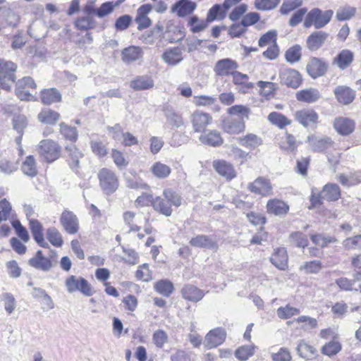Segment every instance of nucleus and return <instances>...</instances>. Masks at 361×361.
<instances>
[{
    "instance_id": "obj_13",
    "label": "nucleus",
    "mask_w": 361,
    "mask_h": 361,
    "mask_svg": "<svg viewBox=\"0 0 361 361\" xmlns=\"http://www.w3.org/2000/svg\"><path fill=\"white\" fill-rule=\"evenodd\" d=\"M238 68L237 63L231 59H224L216 62L214 71L217 75L225 76L233 73Z\"/></svg>"
},
{
    "instance_id": "obj_30",
    "label": "nucleus",
    "mask_w": 361,
    "mask_h": 361,
    "mask_svg": "<svg viewBox=\"0 0 361 361\" xmlns=\"http://www.w3.org/2000/svg\"><path fill=\"white\" fill-rule=\"evenodd\" d=\"M296 350L300 357L306 360H312L317 353V350L304 340L298 342Z\"/></svg>"
},
{
    "instance_id": "obj_11",
    "label": "nucleus",
    "mask_w": 361,
    "mask_h": 361,
    "mask_svg": "<svg viewBox=\"0 0 361 361\" xmlns=\"http://www.w3.org/2000/svg\"><path fill=\"white\" fill-rule=\"evenodd\" d=\"M307 142L314 152H323L334 145L331 138L328 137H319L314 135H309Z\"/></svg>"
},
{
    "instance_id": "obj_21",
    "label": "nucleus",
    "mask_w": 361,
    "mask_h": 361,
    "mask_svg": "<svg viewBox=\"0 0 361 361\" xmlns=\"http://www.w3.org/2000/svg\"><path fill=\"white\" fill-rule=\"evenodd\" d=\"M295 119L302 126L307 127L311 123H316L318 120L317 114L313 110L303 109L295 114Z\"/></svg>"
},
{
    "instance_id": "obj_46",
    "label": "nucleus",
    "mask_w": 361,
    "mask_h": 361,
    "mask_svg": "<svg viewBox=\"0 0 361 361\" xmlns=\"http://www.w3.org/2000/svg\"><path fill=\"white\" fill-rule=\"evenodd\" d=\"M268 120L279 128H282L290 123V121L283 114L271 112L268 116Z\"/></svg>"
},
{
    "instance_id": "obj_58",
    "label": "nucleus",
    "mask_w": 361,
    "mask_h": 361,
    "mask_svg": "<svg viewBox=\"0 0 361 361\" xmlns=\"http://www.w3.org/2000/svg\"><path fill=\"white\" fill-rule=\"evenodd\" d=\"M75 26L81 30L92 29L94 27V20L89 16L81 17L75 21Z\"/></svg>"
},
{
    "instance_id": "obj_27",
    "label": "nucleus",
    "mask_w": 361,
    "mask_h": 361,
    "mask_svg": "<svg viewBox=\"0 0 361 361\" xmlns=\"http://www.w3.org/2000/svg\"><path fill=\"white\" fill-rule=\"evenodd\" d=\"M237 140L241 146L252 149L262 145V139L253 133H248L245 136L239 137Z\"/></svg>"
},
{
    "instance_id": "obj_10",
    "label": "nucleus",
    "mask_w": 361,
    "mask_h": 361,
    "mask_svg": "<svg viewBox=\"0 0 361 361\" xmlns=\"http://www.w3.org/2000/svg\"><path fill=\"white\" fill-rule=\"evenodd\" d=\"M226 333L221 328H216L211 330L205 336L204 345L209 348H215L221 343L226 339Z\"/></svg>"
},
{
    "instance_id": "obj_64",
    "label": "nucleus",
    "mask_w": 361,
    "mask_h": 361,
    "mask_svg": "<svg viewBox=\"0 0 361 361\" xmlns=\"http://www.w3.org/2000/svg\"><path fill=\"white\" fill-rule=\"evenodd\" d=\"M271 358L274 361H290L292 356L288 349L281 348L279 352L272 353Z\"/></svg>"
},
{
    "instance_id": "obj_40",
    "label": "nucleus",
    "mask_w": 361,
    "mask_h": 361,
    "mask_svg": "<svg viewBox=\"0 0 361 361\" xmlns=\"http://www.w3.org/2000/svg\"><path fill=\"white\" fill-rule=\"evenodd\" d=\"M302 4V0H283L279 11L281 15H288L291 11L300 8Z\"/></svg>"
},
{
    "instance_id": "obj_47",
    "label": "nucleus",
    "mask_w": 361,
    "mask_h": 361,
    "mask_svg": "<svg viewBox=\"0 0 361 361\" xmlns=\"http://www.w3.org/2000/svg\"><path fill=\"white\" fill-rule=\"evenodd\" d=\"M228 113L231 115L239 116L240 117L239 120L248 119L250 109L246 106L235 105L228 109Z\"/></svg>"
},
{
    "instance_id": "obj_33",
    "label": "nucleus",
    "mask_w": 361,
    "mask_h": 361,
    "mask_svg": "<svg viewBox=\"0 0 361 361\" xmlns=\"http://www.w3.org/2000/svg\"><path fill=\"white\" fill-rule=\"evenodd\" d=\"M288 209V206L284 202L279 200H271L267 203L268 212L276 215L284 214L287 213Z\"/></svg>"
},
{
    "instance_id": "obj_45",
    "label": "nucleus",
    "mask_w": 361,
    "mask_h": 361,
    "mask_svg": "<svg viewBox=\"0 0 361 361\" xmlns=\"http://www.w3.org/2000/svg\"><path fill=\"white\" fill-rule=\"evenodd\" d=\"M60 133L63 136L72 142L76 141L78 138V131L75 127L69 126L64 123H61Z\"/></svg>"
},
{
    "instance_id": "obj_43",
    "label": "nucleus",
    "mask_w": 361,
    "mask_h": 361,
    "mask_svg": "<svg viewBox=\"0 0 361 361\" xmlns=\"http://www.w3.org/2000/svg\"><path fill=\"white\" fill-rule=\"evenodd\" d=\"M47 239L49 240V241L54 246L61 247L63 243V240L61 234L60 233L59 230L54 227H51L47 229Z\"/></svg>"
},
{
    "instance_id": "obj_12",
    "label": "nucleus",
    "mask_w": 361,
    "mask_h": 361,
    "mask_svg": "<svg viewBox=\"0 0 361 361\" xmlns=\"http://www.w3.org/2000/svg\"><path fill=\"white\" fill-rule=\"evenodd\" d=\"M281 83L288 87L296 89L302 82V78L298 71L293 69L284 70L281 73Z\"/></svg>"
},
{
    "instance_id": "obj_8",
    "label": "nucleus",
    "mask_w": 361,
    "mask_h": 361,
    "mask_svg": "<svg viewBox=\"0 0 361 361\" xmlns=\"http://www.w3.org/2000/svg\"><path fill=\"white\" fill-rule=\"evenodd\" d=\"M60 223L68 234H75L79 230V221L73 212L65 209L61 214Z\"/></svg>"
},
{
    "instance_id": "obj_34",
    "label": "nucleus",
    "mask_w": 361,
    "mask_h": 361,
    "mask_svg": "<svg viewBox=\"0 0 361 361\" xmlns=\"http://www.w3.org/2000/svg\"><path fill=\"white\" fill-rule=\"evenodd\" d=\"M360 183H361V171L340 175V183L345 187L353 186Z\"/></svg>"
},
{
    "instance_id": "obj_60",
    "label": "nucleus",
    "mask_w": 361,
    "mask_h": 361,
    "mask_svg": "<svg viewBox=\"0 0 361 361\" xmlns=\"http://www.w3.org/2000/svg\"><path fill=\"white\" fill-rule=\"evenodd\" d=\"M27 124L26 117L23 115L15 116L13 118V128L19 134H23V130Z\"/></svg>"
},
{
    "instance_id": "obj_28",
    "label": "nucleus",
    "mask_w": 361,
    "mask_h": 361,
    "mask_svg": "<svg viewBox=\"0 0 361 361\" xmlns=\"http://www.w3.org/2000/svg\"><path fill=\"white\" fill-rule=\"evenodd\" d=\"M149 171L155 178L164 179L170 176L171 169L169 166L161 161H156L151 166Z\"/></svg>"
},
{
    "instance_id": "obj_57",
    "label": "nucleus",
    "mask_w": 361,
    "mask_h": 361,
    "mask_svg": "<svg viewBox=\"0 0 361 361\" xmlns=\"http://www.w3.org/2000/svg\"><path fill=\"white\" fill-rule=\"evenodd\" d=\"M319 97L320 95L318 92H298L296 94L298 100L307 103L314 102Z\"/></svg>"
},
{
    "instance_id": "obj_37",
    "label": "nucleus",
    "mask_w": 361,
    "mask_h": 361,
    "mask_svg": "<svg viewBox=\"0 0 361 361\" xmlns=\"http://www.w3.org/2000/svg\"><path fill=\"white\" fill-rule=\"evenodd\" d=\"M37 117L41 123L52 125L59 121L60 114L51 109H44L38 114Z\"/></svg>"
},
{
    "instance_id": "obj_7",
    "label": "nucleus",
    "mask_w": 361,
    "mask_h": 361,
    "mask_svg": "<svg viewBox=\"0 0 361 361\" xmlns=\"http://www.w3.org/2000/svg\"><path fill=\"white\" fill-rule=\"evenodd\" d=\"M39 152L47 162H52L60 156V147L53 140H44L39 144Z\"/></svg>"
},
{
    "instance_id": "obj_44",
    "label": "nucleus",
    "mask_w": 361,
    "mask_h": 361,
    "mask_svg": "<svg viewBox=\"0 0 361 361\" xmlns=\"http://www.w3.org/2000/svg\"><path fill=\"white\" fill-rule=\"evenodd\" d=\"M277 32L274 30L268 31L259 39L258 44L260 47L271 46L276 44Z\"/></svg>"
},
{
    "instance_id": "obj_36",
    "label": "nucleus",
    "mask_w": 361,
    "mask_h": 361,
    "mask_svg": "<svg viewBox=\"0 0 361 361\" xmlns=\"http://www.w3.org/2000/svg\"><path fill=\"white\" fill-rule=\"evenodd\" d=\"M207 20L199 18L197 16H192L188 18V26L192 33H197L205 30L208 26Z\"/></svg>"
},
{
    "instance_id": "obj_52",
    "label": "nucleus",
    "mask_w": 361,
    "mask_h": 361,
    "mask_svg": "<svg viewBox=\"0 0 361 361\" xmlns=\"http://www.w3.org/2000/svg\"><path fill=\"white\" fill-rule=\"evenodd\" d=\"M233 82L236 85H243V88L252 89L254 88V84L251 82H248V77L245 74H243L238 71H235L233 73Z\"/></svg>"
},
{
    "instance_id": "obj_9",
    "label": "nucleus",
    "mask_w": 361,
    "mask_h": 361,
    "mask_svg": "<svg viewBox=\"0 0 361 361\" xmlns=\"http://www.w3.org/2000/svg\"><path fill=\"white\" fill-rule=\"evenodd\" d=\"M327 64L320 59L311 58L307 64V71L312 78L322 76L327 71Z\"/></svg>"
},
{
    "instance_id": "obj_55",
    "label": "nucleus",
    "mask_w": 361,
    "mask_h": 361,
    "mask_svg": "<svg viewBox=\"0 0 361 361\" xmlns=\"http://www.w3.org/2000/svg\"><path fill=\"white\" fill-rule=\"evenodd\" d=\"M322 263L319 260H314L305 262L300 267V269L305 274H317L322 269Z\"/></svg>"
},
{
    "instance_id": "obj_15",
    "label": "nucleus",
    "mask_w": 361,
    "mask_h": 361,
    "mask_svg": "<svg viewBox=\"0 0 361 361\" xmlns=\"http://www.w3.org/2000/svg\"><path fill=\"white\" fill-rule=\"evenodd\" d=\"M190 244L195 247L217 250L219 246L217 241L212 236L198 235L190 240Z\"/></svg>"
},
{
    "instance_id": "obj_63",
    "label": "nucleus",
    "mask_w": 361,
    "mask_h": 361,
    "mask_svg": "<svg viewBox=\"0 0 361 361\" xmlns=\"http://www.w3.org/2000/svg\"><path fill=\"white\" fill-rule=\"evenodd\" d=\"M132 22V18L129 15L120 16L115 23V28L117 31L126 30Z\"/></svg>"
},
{
    "instance_id": "obj_18",
    "label": "nucleus",
    "mask_w": 361,
    "mask_h": 361,
    "mask_svg": "<svg viewBox=\"0 0 361 361\" xmlns=\"http://www.w3.org/2000/svg\"><path fill=\"white\" fill-rule=\"evenodd\" d=\"M143 56L142 49L137 46H130L121 51V59L123 62L130 63L141 59Z\"/></svg>"
},
{
    "instance_id": "obj_59",
    "label": "nucleus",
    "mask_w": 361,
    "mask_h": 361,
    "mask_svg": "<svg viewBox=\"0 0 361 361\" xmlns=\"http://www.w3.org/2000/svg\"><path fill=\"white\" fill-rule=\"evenodd\" d=\"M166 116L167 123L172 128H179L183 124L181 116L173 111H166Z\"/></svg>"
},
{
    "instance_id": "obj_54",
    "label": "nucleus",
    "mask_w": 361,
    "mask_h": 361,
    "mask_svg": "<svg viewBox=\"0 0 361 361\" xmlns=\"http://www.w3.org/2000/svg\"><path fill=\"white\" fill-rule=\"evenodd\" d=\"M90 147L92 152L99 157H104L108 154L106 145L100 140H92Z\"/></svg>"
},
{
    "instance_id": "obj_39",
    "label": "nucleus",
    "mask_w": 361,
    "mask_h": 361,
    "mask_svg": "<svg viewBox=\"0 0 361 361\" xmlns=\"http://www.w3.org/2000/svg\"><path fill=\"white\" fill-rule=\"evenodd\" d=\"M154 288L158 293L166 297H169L174 289L173 283L166 279L156 282L154 285Z\"/></svg>"
},
{
    "instance_id": "obj_53",
    "label": "nucleus",
    "mask_w": 361,
    "mask_h": 361,
    "mask_svg": "<svg viewBox=\"0 0 361 361\" xmlns=\"http://www.w3.org/2000/svg\"><path fill=\"white\" fill-rule=\"evenodd\" d=\"M168 340L166 332L162 329L155 331L152 335L153 343L159 348H161L168 342Z\"/></svg>"
},
{
    "instance_id": "obj_4",
    "label": "nucleus",
    "mask_w": 361,
    "mask_h": 361,
    "mask_svg": "<svg viewBox=\"0 0 361 361\" xmlns=\"http://www.w3.org/2000/svg\"><path fill=\"white\" fill-rule=\"evenodd\" d=\"M65 285L69 293L80 291L86 296H91L94 293L90 283L82 277L70 276L66 279Z\"/></svg>"
},
{
    "instance_id": "obj_1",
    "label": "nucleus",
    "mask_w": 361,
    "mask_h": 361,
    "mask_svg": "<svg viewBox=\"0 0 361 361\" xmlns=\"http://www.w3.org/2000/svg\"><path fill=\"white\" fill-rule=\"evenodd\" d=\"M164 197H157L152 202L154 209L166 216L171 215V205L178 207L181 204V198L176 192L168 188L163 191Z\"/></svg>"
},
{
    "instance_id": "obj_5",
    "label": "nucleus",
    "mask_w": 361,
    "mask_h": 361,
    "mask_svg": "<svg viewBox=\"0 0 361 361\" xmlns=\"http://www.w3.org/2000/svg\"><path fill=\"white\" fill-rule=\"evenodd\" d=\"M17 66L11 61L0 60V88L4 90H9L11 87L8 82H14L13 72L16 71Z\"/></svg>"
},
{
    "instance_id": "obj_14",
    "label": "nucleus",
    "mask_w": 361,
    "mask_h": 361,
    "mask_svg": "<svg viewBox=\"0 0 361 361\" xmlns=\"http://www.w3.org/2000/svg\"><path fill=\"white\" fill-rule=\"evenodd\" d=\"M152 9L150 4H144L141 6L137 11V16L135 21L137 24V29L142 30L147 28L151 25V20L147 17V15Z\"/></svg>"
},
{
    "instance_id": "obj_41",
    "label": "nucleus",
    "mask_w": 361,
    "mask_h": 361,
    "mask_svg": "<svg viewBox=\"0 0 361 361\" xmlns=\"http://www.w3.org/2000/svg\"><path fill=\"white\" fill-rule=\"evenodd\" d=\"M300 313L299 309L287 305L284 307H280L277 309L276 314L279 318L281 319H290L293 316L298 315Z\"/></svg>"
},
{
    "instance_id": "obj_26",
    "label": "nucleus",
    "mask_w": 361,
    "mask_h": 361,
    "mask_svg": "<svg viewBox=\"0 0 361 361\" xmlns=\"http://www.w3.org/2000/svg\"><path fill=\"white\" fill-rule=\"evenodd\" d=\"M271 263L278 269L285 270L288 267V255L284 247L276 249L271 257Z\"/></svg>"
},
{
    "instance_id": "obj_62",
    "label": "nucleus",
    "mask_w": 361,
    "mask_h": 361,
    "mask_svg": "<svg viewBox=\"0 0 361 361\" xmlns=\"http://www.w3.org/2000/svg\"><path fill=\"white\" fill-rule=\"evenodd\" d=\"M18 169V164L6 159L0 161V171L6 174H11Z\"/></svg>"
},
{
    "instance_id": "obj_16",
    "label": "nucleus",
    "mask_w": 361,
    "mask_h": 361,
    "mask_svg": "<svg viewBox=\"0 0 361 361\" xmlns=\"http://www.w3.org/2000/svg\"><path fill=\"white\" fill-rule=\"evenodd\" d=\"M248 189L252 192L268 196L271 194L272 188L269 180L260 177L249 184Z\"/></svg>"
},
{
    "instance_id": "obj_20",
    "label": "nucleus",
    "mask_w": 361,
    "mask_h": 361,
    "mask_svg": "<svg viewBox=\"0 0 361 361\" xmlns=\"http://www.w3.org/2000/svg\"><path fill=\"white\" fill-rule=\"evenodd\" d=\"M327 37L328 34L324 32H314L307 39V47L311 51H316L324 44Z\"/></svg>"
},
{
    "instance_id": "obj_17",
    "label": "nucleus",
    "mask_w": 361,
    "mask_h": 361,
    "mask_svg": "<svg viewBox=\"0 0 361 361\" xmlns=\"http://www.w3.org/2000/svg\"><path fill=\"white\" fill-rule=\"evenodd\" d=\"M215 171L227 180H231L236 176L233 166L224 160H216L213 162Z\"/></svg>"
},
{
    "instance_id": "obj_61",
    "label": "nucleus",
    "mask_w": 361,
    "mask_h": 361,
    "mask_svg": "<svg viewBox=\"0 0 361 361\" xmlns=\"http://www.w3.org/2000/svg\"><path fill=\"white\" fill-rule=\"evenodd\" d=\"M336 340L337 338L336 336H334V339L332 341L324 345L322 349V353L328 356L336 355L337 353L338 352V343Z\"/></svg>"
},
{
    "instance_id": "obj_19",
    "label": "nucleus",
    "mask_w": 361,
    "mask_h": 361,
    "mask_svg": "<svg viewBox=\"0 0 361 361\" xmlns=\"http://www.w3.org/2000/svg\"><path fill=\"white\" fill-rule=\"evenodd\" d=\"M223 130L228 134H240L245 131V123L243 120L228 118L224 121Z\"/></svg>"
},
{
    "instance_id": "obj_2",
    "label": "nucleus",
    "mask_w": 361,
    "mask_h": 361,
    "mask_svg": "<svg viewBox=\"0 0 361 361\" xmlns=\"http://www.w3.org/2000/svg\"><path fill=\"white\" fill-rule=\"evenodd\" d=\"M333 12L331 10L322 11L319 8L311 10L306 16L304 21L305 27L313 25L316 29L324 27L331 19Z\"/></svg>"
},
{
    "instance_id": "obj_25",
    "label": "nucleus",
    "mask_w": 361,
    "mask_h": 361,
    "mask_svg": "<svg viewBox=\"0 0 361 361\" xmlns=\"http://www.w3.org/2000/svg\"><path fill=\"white\" fill-rule=\"evenodd\" d=\"M197 8V4L190 0H180L176 2L173 9L177 11L178 16L184 17L191 14Z\"/></svg>"
},
{
    "instance_id": "obj_48",
    "label": "nucleus",
    "mask_w": 361,
    "mask_h": 361,
    "mask_svg": "<svg viewBox=\"0 0 361 361\" xmlns=\"http://www.w3.org/2000/svg\"><path fill=\"white\" fill-rule=\"evenodd\" d=\"M254 345H243L235 350V355L239 360L246 361L250 356L254 354Z\"/></svg>"
},
{
    "instance_id": "obj_35",
    "label": "nucleus",
    "mask_w": 361,
    "mask_h": 361,
    "mask_svg": "<svg viewBox=\"0 0 361 361\" xmlns=\"http://www.w3.org/2000/svg\"><path fill=\"white\" fill-rule=\"evenodd\" d=\"M163 60L169 65H176L183 59L180 49L174 48L166 51L162 55Z\"/></svg>"
},
{
    "instance_id": "obj_42",
    "label": "nucleus",
    "mask_w": 361,
    "mask_h": 361,
    "mask_svg": "<svg viewBox=\"0 0 361 361\" xmlns=\"http://www.w3.org/2000/svg\"><path fill=\"white\" fill-rule=\"evenodd\" d=\"M280 2L281 0H255L254 6L259 11H271L278 7Z\"/></svg>"
},
{
    "instance_id": "obj_3",
    "label": "nucleus",
    "mask_w": 361,
    "mask_h": 361,
    "mask_svg": "<svg viewBox=\"0 0 361 361\" xmlns=\"http://www.w3.org/2000/svg\"><path fill=\"white\" fill-rule=\"evenodd\" d=\"M98 179L102 191L106 195L114 193L118 188L117 176L113 171L107 168H102L99 170Z\"/></svg>"
},
{
    "instance_id": "obj_24",
    "label": "nucleus",
    "mask_w": 361,
    "mask_h": 361,
    "mask_svg": "<svg viewBox=\"0 0 361 361\" xmlns=\"http://www.w3.org/2000/svg\"><path fill=\"white\" fill-rule=\"evenodd\" d=\"M183 297L191 302H198L204 295L203 290L192 285L185 286L181 290Z\"/></svg>"
},
{
    "instance_id": "obj_56",
    "label": "nucleus",
    "mask_w": 361,
    "mask_h": 361,
    "mask_svg": "<svg viewBox=\"0 0 361 361\" xmlns=\"http://www.w3.org/2000/svg\"><path fill=\"white\" fill-rule=\"evenodd\" d=\"M111 158L116 166L120 169H124L128 165V161L125 158L123 154L116 149L111 151Z\"/></svg>"
},
{
    "instance_id": "obj_22",
    "label": "nucleus",
    "mask_w": 361,
    "mask_h": 361,
    "mask_svg": "<svg viewBox=\"0 0 361 361\" xmlns=\"http://www.w3.org/2000/svg\"><path fill=\"white\" fill-rule=\"evenodd\" d=\"M209 114L196 111L192 115V125L196 132H201L211 123Z\"/></svg>"
},
{
    "instance_id": "obj_32",
    "label": "nucleus",
    "mask_w": 361,
    "mask_h": 361,
    "mask_svg": "<svg viewBox=\"0 0 361 361\" xmlns=\"http://www.w3.org/2000/svg\"><path fill=\"white\" fill-rule=\"evenodd\" d=\"M321 197L327 201H336L338 199V186L336 183L326 184L322 191Z\"/></svg>"
},
{
    "instance_id": "obj_23",
    "label": "nucleus",
    "mask_w": 361,
    "mask_h": 361,
    "mask_svg": "<svg viewBox=\"0 0 361 361\" xmlns=\"http://www.w3.org/2000/svg\"><path fill=\"white\" fill-rule=\"evenodd\" d=\"M130 87L135 90H149L154 87V81L147 75H138L130 82Z\"/></svg>"
},
{
    "instance_id": "obj_50",
    "label": "nucleus",
    "mask_w": 361,
    "mask_h": 361,
    "mask_svg": "<svg viewBox=\"0 0 361 361\" xmlns=\"http://www.w3.org/2000/svg\"><path fill=\"white\" fill-rule=\"evenodd\" d=\"M355 122L348 118H340V135H348L353 132Z\"/></svg>"
},
{
    "instance_id": "obj_38",
    "label": "nucleus",
    "mask_w": 361,
    "mask_h": 361,
    "mask_svg": "<svg viewBox=\"0 0 361 361\" xmlns=\"http://www.w3.org/2000/svg\"><path fill=\"white\" fill-rule=\"evenodd\" d=\"M14 216H16V214L11 203L5 198L1 200L0 201V224Z\"/></svg>"
},
{
    "instance_id": "obj_6",
    "label": "nucleus",
    "mask_w": 361,
    "mask_h": 361,
    "mask_svg": "<svg viewBox=\"0 0 361 361\" xmlns=\"http://www.w3.org/2000/svg\"><path fill=\"white\" fill-rule=\"evenodd\" d=\"M55 253L52 252L49 257H45L41 250H38L34 257L28 261V264L39 270L49 271L54 267V262L56 259Z\"/></svg>"
},
{
    "instance_id": "obj_29",
    "label": "nucleus",
    "mask_w": 361,
    "mask_h": 361,
    "mask_svg": "<svg viewBox=\"0 0 361 361\" xmlns=\"http://www.w3.org/2000/svg\"><path fill=\"white\" fill-rule=\"evenodd\" d=\"M200 140L204 143L213 147L220 146L223 144V138L219 132L212 130L208 133L202 135Z\"/></svg>"
},
{
    "instance_id": "obj_51",
    "label": "nucleus",
    "mask_w": 361,
    "mask_h": 361,
    "mask_svg": "<svg viewBox=\"0 0 361 361\" xmlns=\"http://www.w3.org/2000/svg\"><path fill=\"white\" fill-rule=\"evenodd\" d=\"M40 97L42 102L46 105L59 102L61 99V95L59 92H41Z\"/></svg>"
},
{
    "instance_id": "obj_49",
    "label": "nucleus",
    "mask_w": 361,
    "mask_h": 361,
    "mask_svg": "<svg viewBox=\"0 0 361 361\" xmlns=\"http://www.w3.org/2000/svg\"><path fill=\"white\" fill-rule=\"evenodd\" d=\"M286 59L288 62L295 63L301 58V47L298 44H295L290 47L285 54Z\"/></svg>"
},
{
    "instance_id": "obj_31",
    "label": "nucleus",
    "mask_w": 361,
    "mask_h": 361,
    "mask_svg": "<svg viewBox=\"0 0 361 361\" xmlns=\"http://www.w3.org/2000/svg\"><path fill=\"white\" fill-rule=\"evenodd\" d=\"M21 170L25 176L33 178L37 174V164L33 156H27L23 161Z\"/></svg>"
}]
</instances>
